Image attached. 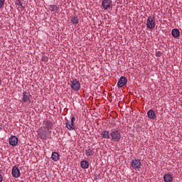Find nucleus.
I'll use <instances>...</instances> for the list:
<instances>
[{
    "instance_id": "obj_10",
    "label": "nucleus",
    "mask_w": 182,
    "mask_h": 182,
    "mask_svg": "<svg viewBox=\"0 0 182 182\" xmlns=\"http://www.w3.org/2000/svg\"><path fill=\"white\" fill-rule=\"evenodd\" d=\"M49 10L50 11L51 14H59L60 12V8L57 5H50Z\"/></svg>"
},
{
    "instance_id": "obj_24",
    "label": "nucleus",
    "mask_w": 182,
    "mask_h": 182,
    "mask_svg": "<svg viewBox=\"0 0 182 182\" xmlns=\"http://www.w3.org/2000/svg\"><path fill=\"white\" fill-rule=\"evenodd\" d=\"M16 5H18L19 6H21V8H23V6L22 5V2L21 1H18L16 3Z\"/></svg>"
},
{
    "instance_id": "obj_22",
    "label": "nucleus",
    "mask_w": 182,
    "mask_h": 182,
    "mask_svg": "<svg viewBox=\"0 0 182 182\" xmlns=\"http://www.w3.org/2000/svg\"><path fill=\"white\" fill-rule=\"evenodd\" d=\"M41 60L43 62H48V57H46V55H43Z\"/></svg>"
},
{
    "instance_id": "obj_27",
    "label": "nucleus",
    "mask_w": 182,
    "mask_h": 182,
    "mask_svg": "<svg viewBox=\"0 0 182 182\" xmlns=\"http://www.w3.org/2000/svg\"><path fill=\"white\" fill-rule=\"evenodd\" d=\"M1 130H2V127H0V132H1Z\"/></svg>"
},
{
    "instance_id": "obj_23",
    "label": "nucleus",
    "mask_w": 182,
    "mask_h": 182,
    "mask_svg": "<svg viewBox=\"0 0 182 182\" xmlns=\"http://www.w3.org/2000/svg\"><path fill=\"white\" fill-rule=\"evenodd\" d=\"M162 53L161 51H157L156 53V56H157V58H160V56H161Z\"/></svg>"
},
{
    "instance_id": "obj_18",
    "label": "nucleus",
    "mask_w": 182,
    "mask_h": 182,
    "mask_svg": "<svg viewBox=\"0 0 182 182\" xmlns=\"http://www.w3.org/2000/svg\"><path fill=\"white\" fill-rule=\"evenodd\" d=\"M171 35L174 38H178V36H180V31H178L177 28H173L172 30Z\"/></svg>"
},
{
    "instance_id": "obj_25",
    "label": "nucleus",
    "mask_w": 182,
    "mask_h": 182,
    "mask_svg": "<svg viewBox=\"0 0 182 182\" xmlns=\"http://www.w3.org/2000/svg\"><path fill=\"white\" fill-rule=\"evenodd\" d=\"M4 180V178L2 177V175L0 174V182H2Z\"/></svg>"
},
{
    "instance_id": "obj_4",
    "label": "nucleus",
    "mask_w": 182,
    "mask_h": 182,
    "mask_svg": "<svg viewBox=\"0 0 182 182\" xmlns=\"http://www.w3.org/2000/svg\"><path fill=\"white\" fill-rule=\"evenodd\" d=\"M156 27V20L154 16H149L146 21V28L148 29H154Z\"/></svg>"
},
{
    "instance_id": "obj_26",
    "label": "nucleus",
    "mask_w": 182,
    "mask_h": 182,
    "mask_svg": "<svg viewBox=\"0 0 182 182\" xmlns=\"http://www.w3.org/2000/svg\"><path fill=\"white\" fill-rule=\"evenodd\" d=\"M41 139H45V136H41Z\"/></svg>"
},
{
    "instance_id": "obj_2",
    "label": "nucleus",
    "mask_w": 182,
    "mask_h": 182,
    "mask_svg": "<svg viewBox=\"0 0 182 182\" xmlns=\"http://www.w3.org/2000/svg\"><path fill=\"white\" fill-rule=\"evenodd\" d=\"M141 160L137 159H134L131 161V166L134 170L139 171L141 168Z\"/></svg>"
},
{
    "instance_id": "obj_16",
    "label": "nucleus",
    "mask_w": 182,
    "mask_h": 182,
    "mask_svg": "<svg viewBox=\"0 0 182 182\" xmlns=\"http://www.w3.org/2000/svg\"><path fill=\"white\" fill-rule=\"evenodd\" d=\"M147 116L149 119H151L152 120H154V119H156V113L154 112V111H153V109H150L148 111Z\"/></svg>"
},
{
    "instance_id": "obj_19",
    "label": "nucleus",
    "mask_w": 182,
    "mask_h": 182,
    "mask_svg": "<svg viewBox=\"0 0 182 182\" xmlns=\"http://www.w3.org/2000/svg\"><path fill=\"white\" fill-rule=\"evenodd\" d=\"M95 154V152L91 149H87L85 150V156L87 157H92Z\"/></svg>"
},
{
    "instance_id": "obj_11",
    "label": "nucleus",
    "mask_w": 182,
    "mask_h": 182,
    "mask_svg": "<svg viewBox=\"0 0 182 182\" xmlns=\"http://www.w3.org/2000/svg\"><path fill=\"white\" fill-rule=\"evenodd\" d=\"M127 83V78L126 77H121L117 82L118 87H123Z\"/></svg>"
},
{
    "instance_id": "obj_5",
    "label": "nucleus",
    "mask_w": 182,
    "mask_h": 182,
    "mask_svg": "<svg viewBox=\"0 0 182 182\" xmlns=\"http://www.w3.org/2000/svg\"><path fill=\"white\" fill-rule=\"evenodd\" d=\"M75 122H76V118L75 117H73L70 121L68 120L66 122L65 127H67L68 130H75Z\"/></svg>"
},
{
    "instance_id": "obj_1",
    "label": "nucleus",
    "mask_w": 182,
    "mask_h": 182,
    "mask_svg": "<svg viewBox=\"0 0 182 182\" xmlns=\"http://www.w3.org/2000/svg\"><path fill=\"white\" fill-rule=\"evenodd\" d=\"M110 139L112 141H114V143L120 141V139H122V132L117 129H112L110 132Z\"/></svg>"
},
{
    "instance_id": "obj_8",
    "label": "nucleus",
    "mask_w": 182,
    "mask_h": 182,
    "mask_svg": "<svg viewBox=\"0 0 182 182\" xmlns=\"http://www.w3.org/2000/svg\"><path fill=\"white\" fill-rule=\"evenodd\" d=\"M10 146L15 147V146L18 145V137L16 136H11L9 139Z\"/></svg>"
},
{
    "instance_id": "obj_12",
    "label": "nucleus",
    "mask_w": 182,
    "mask_h": 182,
    "mask_svg": "<svg viewBox=\"0 0 182 182\" xmlns=\"http://www.w3.org/2000/svg\"><path fill=\"white\" fill-rule=\"evenodd\" d=\"M100 135L102 139H106L107 140H109L110 139V132H109V130L102 131Z\"/></svg>"
},
{
    "instance_id": "obj_21",
    "label": "nucleus",
    "mask_w": 182,
    "mask_h": 182,
    "mask_svg": "<svg viewBox=\"0 0 182 182\" xmlns=\"http://www.w3.org/2000/svg\"><path fill=\"white\" fill-rule=\"evenodd\" d=\"M4 5H5V0H0V9L4 8Z\"/></svg>"
},
{
    "instance_id": "obj_13",
    "label": "nucleus",
    "mask_w": 182,
    "mask_h": 182,
    "mask_svg": "<svg viewBox=\"0 0 182 182\" xmlns=\"http://www.w3.org/2000/svg\"><path fill=\"white\" fill-rule=\"evenodd\" d=\"M43 125L45 129H52L53 127V123L50 120L43 121Z\"/></svg>"
},
{
    "instance_id": "obj_20",
    "label": "nucleus",
    "mask_w": 182,
    "mask_h": 182,
    "mask_svg": "<svg viewBox=\"0 0 182 182\" xmlns=\"http://www.w3.org/2000/svg\"><path fill=\"white\" fill-rule=\"evenodd\" d=\"M71 23L73 25H77L79 23V18L77 16L71 17Z\"/></svg>"
},
{
    "instance_id": "obj_14",
    "label": "nucleus",
    "mask_w": 182,
    "mask_h": 182,
    "mask_svg": "<svg viewBox=\"0 0 182 182\" xmlns=\"http://www.w3.org/2000/svg\"><path fill=\"white\" fill-rule=\"evenodd\" d=\"M173 175L170 173H166L164 176V182H173Z\"/></svg>"
},
{
    "instance_id": "obj_9",
    "label": "nucleus",
    "mask_w": 182,
    "mask_h": 182,
    "mask_svg": "<svg viewBox=\"0 0 182 182\" xmlns=\"http://www.w3.org/2000/svg\"><path fill=\"white\" fill-rule=\"evenodd\" d=\"M12 176L15 178H18L21 176V171H19V168L16 166H14L12 168Z\"/></svg>"
},
{
    "instance_id": "obj_6",
    "label": "nucleus",
    "mask_w": 182,
    "mask_h": 182,
    "mask_svg": "<svg viewBox=\"0 0 182 182\" xmlns=\"http://www.w3.org/2000/svg\"><path fill=\"white\" fill-rule=\"evenodd\" d=\"M21 102L23 103H31V94L29 92H23V97L21 98Z\"/></svg>"
},
{
    "instance_id": "obj_3",
    "label": "nucleus",
    "mask_w": 182,
    "mask_h": 182,
    "mask_svg": "<svg viewBox=\"0 0 182 182\" xmlns=\"http://www.w3.org/2000/svg\"><path fill=\"white\" fill-rule=\"evenodd\" d=\"M70 84L71 89H73V90H75V92H77V90L80 89V82L76 78H73L70 81Z\"/></svg>"
},
{
    "instance_id": "obj_7",
    "label": "nucleus",
    "mask_w": 182,
    "mask_h": 182,
    "mask_svg": "<svg viewBox=\"0 0 182 182\" xmlns=\"http://www.w3.org/2000/svg\"><path fill=\"white\" fill-rule=\"evenodd\" d=\"M112 4H113L112 0H102V6L103 9H105V10L109 9V8H110L112 6Z\"/></svg>"
},
{
    "instance_id": "obj_17",
    "label": "nucleus",
    "mask_w": 182,
    "mask_h": 182,
    "mask_svg": "<svg viewBox=\"0 0 182 182\" xmlns=\"http://www.w3.org/2000/svg\"><path fill=\"white\" fill-rule=\"evenodd\" d=\"M80 166L84 169L89 168V161L86 160L82 161L80 162Z\"/></svg>"
},
{
    "instance_id": "obj_15",
    "label": "nucleus",
    "mask_w": 182,
    "mask_h": 182,
    "mask_svg": "<svg viewBox=\"0 0 182 182\" xmlns=\"http://www.w3.org/2000/svg\"><path fill=\"white\" fill-rule=\"evenodd\" d=\"M51 159L53 161H58L60 159V155L58 152H53Z\"/></svg>"
}]
</instances>
